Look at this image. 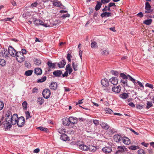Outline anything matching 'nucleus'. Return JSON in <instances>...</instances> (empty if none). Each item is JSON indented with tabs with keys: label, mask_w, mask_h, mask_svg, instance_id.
<instances>
[{
	"label": "nucleus",
	"mask_w": 154,
	"mask_h": 154,
	"mask_svg": "<svg viewBox=\"0 0 154 154\" xmlns=\"http://www.w3.org/2000/svg\"><path fill=\"white\" fill-rule=\"evenodd\" d=\"M5 121L2 123V125L5 128V130L7 131L9 130L12 127L11 122L12 119V114L11 112L8 110L7 111L5 115Z\"/></svg>",
	"instance_id": "obj_1"
},
{
	"label": "nucleus",
	"mask_w": 154,
	"mask_h": 154,
	"mask_svg": "<svg viewBox=\"0 0 154 154\" xmlns=\"http://www.w3.org/2000/svg\"><path fill=\"white\" fill-rule=\"evenodd\" d=\"M120 76L122 78L121 80V82L122 85L124 87H130V85L128 83V80L127 79L128 77H129V80L132 82L134 85H136V80L133 79L131 75H126L123 73H120Z\"/></svg>",
	"instance_id": "obj_2"
},
{
	"label": "nucleus",
	"mask_w": 154,
	"mask_h": 154,
	"mask_svg": "<svg viewBox=\"0 0 154 154\" xmlns=\"http://www.w3.org/2000/svg\"><path fill=\"white\" fill-rule=\"evenodd\" d=\"M15 56L18 62L22 63L25 60V57L20 51H17Z\"/></svg>",
	"instance_id": "obj_3"
},
{
	"label": "nucleus",
	"mask_w": 154,
	"mask_h": 154,
	"mask_svg": "<svg viewBox=\"0 0 154 154\" xmlns=\"http://www.w3.org/2000/svg\"><path fill=\"white\" fill-rule=\"evenodd\" d=\"M16 123L18 126L20 127H23L25 124V119L23 116H21L17 119Z\"/></svg>",
	"instance_id": "obj_4"
},
{
	"label": "nucleus",
	"mask_w": 154,
	"mask_h": 154,
	"mask_svg": "<svg viewBox=\"0 0 154 154\" xmlns=\"http://www.w3.org/2000/svg\"><path fill=\"white\" fill-rule=\"evenodd\" d=\"M151 6L149 3L147 2H146L145 3V14H148L150 13L153 10L151 9Z\"/></svg>",
	"instance_id": "obj_5"
},
{
	"label": "nucleus",
	"mask_w": 154,
	"mask_h": 154,
	"mask_svg": "<svg viewBox=\"0 0 154 154\" xmlns=\"http://www.w3.org/2000/svg\"><path fill=\"white\" fill-rule=\"evenodd\" d=\"M70 126L73 128V126L75 124H76L78 122V119L76 117H70L69 118Z\"/></svg>",
	"instance_id": "obj_6"
},
{
	"label": "nucleus",
	"mask_w": 154,
	"mask_h": 154,
	"mask_svg": "<svg viewBox=\"0 0 154 154\" xmlns=\"http://www.w3.org/2000/svg\"><path fill=\"white\" fill-rule=\"evenodd\" d=\"M34 23L35 25L37 26L39 25H42L45 27H49L51 26L49 25L44 23L43 21L40 20H35L34 21Z\"/></svg>",
	"instance_id": "obj_7"
},
{
	"label": "nucleus",
	"mask_w": 154,
	"mask_h": 154,
	"mask_svg": "<svg viewBox=\"0 0 154 154\" xmlns=\"http://www.w3.org/2000/svg\"><path fill=\"white\" fill-rule=\"evenodd\" d=\"M17 52L11 46H9L8 48V52L11 56L12 57L15 56Z\"/></svg>",
	"instance_id": "obj_8"
},
{
	"label": "nucleus",
	"mask_w": 154,
	"mask_h": 154,
	"mask_svg": "<svg viewBox=\"0 0 154 154\" xmlns=\"http://www.w3.org/2000/svg\"><path fill=\"white\" fill-rule=\"evenodd\" d=\"M51 94L50 90L48 89H45L42 92V95L43 97L46 99L49 98Z\"/></svg>",
	"instance_id": "obj_9"
},
{
	"label": "nucleus",
	"mask_w": 154,
	"mask_h": 154,
	"mask_svg": "<svg viewBox=\"0 0 154 154\" xmlns=\"http://www.w3.org/2000/svg\"><path fill=\"white\" fill-rule=\"evenodd\" d=\"M12 119H11V120H12V122H11V125H14L16 124L17 122V119L18 118V115L17 114H14L12 116Z\"/></svg>",
	"instance_id": "obj_10"
},
{
	"label": "nucleus",
	"mask_w": 154,
	"mask_h": 154,
	"mask_svg": "<svg viewBox=\"0 0 154 154\" xmlns=\"http://www.w3.org/2000/svg\"><path fill=\"white\" fill-rule=\"evenodd\" d=\"M122 138L121 135L118 134H115L113 136L114 140L117 143L120 142Z\"/></svg>",
	"instance_id": "obj_11"
},
{
	"label": "nucleus",
	"mask_w": 154,
	"mask_h": 154,
	"mask_svg": "<svg viewBox=\"0 0 154 154\" xmlns=\"http://www.w3.org/2000/svg\"><path fill=\"white\" fill-rule=\"evenodd\" d=\"M62 122L63 125L65 126H70L69 118H65L62 119Z\"/></svg>",
	"instance_id": "obj_12"
},
{
	"label": "nucleus",
	"mask_w": 154,
	"mask_h": 154,
	"mask_svg": "<svg viewBox=\"0 0 154 154\" xmlns=\"http://www.w3.org/2000/svg\"><path fill=\"white\" fill-rule=\"evenodd\" d=\"M122 140L125 144L129 145L131 143L130 140L127 137H122Z\"/></svg>",
	"instance_id": "obj_13"
},
{
	"label": "nucleus",
	"mask_w": 154,
	"mask_h": 154,
	"mask_svg": "<svg viewBox=\"0 0 154 154\" xmlns=\"http://www.w3.org/2000/svg\"><path fill=\"white\" fill-rule=\"evenodd\" d=\"M100 125L102 128L104 130H108L109 128V126L106 123L103 122H100Z\"/></svg>",
	"instance_id": "obj_14"
},
{
	"label": "nucleus",
	"mask_w": 154,
	"mask_h": 154,
	"mask_svg": "<svg viewBox=\"0 0 154 154\" xmlns=\"http://www.w3.org/2000/svg\"><path fill=\"white\" fill-rule=\"evenodd\" d=\"M62 71L60 70H55L53 72V74L56 77H59L62 74Z\"/></svg>",
	"instance_id": "obj_15"
},
{
	"label": "nucleus",
	"mask_w": 154,
	"mask_h": 154,
	"mask_svg": "<svg viewBox=\"0 0 154 154\" xmlns=\"http://www.w3.org/2000/svg\"><path fill=\"white\" fill-rule=\"evenodd\" d=\"M121 90V87L119 85L116 87L112 86V91L116 93H119Z\"/></svg>",
	"instance_id": "obj_16"
},
{
	"label": "nucleus",
	"mask_w": 154,
	"mask_h": 154,
	"mask_svg": "<svg viewBox=\"0 0 154 154\" xmlns=\"http://www.w3.org/2000/svg\"><path fill=\"white\" fill-rule=\"evenodd\" d=\"M103 151L105 153H109L112 151L111 147H105L102 149Z\"/></svg>",
	"instance_id": "obj_17"
},
{
	"label": "nucleus",
	"mask_w": 154,
	"mask_h": 154,
	"mask_svg": "<svg viewBox=\"0 0 154 154\" xmlns=\"http://www.w3.org/2000/svg\"><path fill=\"white\" fill-rule=\"evenodd\" d=\"M109 81L113 85H116L118 83V80L116 77H112L109 79Z\"/></svg>",
	"instance_id": "obj_18"
},
{
	"label": "nucleus",
	"mask_w": 154,
	"mask_h": 154,
	"mask_svg": "<svg viewBox=\"0 0 154 154\" xmlns=\"http://www.w3.org/2000/svg\"><path fill=\"white\" fill-rule=\"evenodd\" d=\"M47 65L50 68H54L56 65V63H52L51 61H49L47 62Z\"/></svg>",
	"instance_id": "obj_19"
},
{
	"label": "nucleus",
	"mask_w": 154,
	"mask_h": 154,
	"mask_svg": "<svg viewBox=\"0 0 154 154\" xmlns=\"http://www.w3.org/2000/svg\"><path fill=\"white\" fill-rule=\"evenodd\" d=\"M0 56L5 57H7L8 56V51L6 49H4L0 52Z\"/></svg>",
	"instance_id": "obj_20"
},
{
	"label": "nucleus",
	"mask_w": 154,
	"mask_h": 154,
	"mask_svg": "<svg viewBox=\"0 0 154 154\" xmlns=\"http://www.w3.org/2000/svg\"><path fill=\"white\" fill-rule=\"evenodd\" d=\"M66 63V60H63L61 62L57 64L58 67L60 68H62L64 67Z\"/></svg>",
	"instance_id": "obj_21"
},
{
	"label": "nucleus",
	"mask_w": 154,
	"mask_h": 154,
	"mask_svg": "<svg viewBox=\"0 0 154 154\" xmlns=\"http://www.w3.org/2000/svg\"><path fill=\"white\" fill-rule=\"evenodd\" d=\"M60 139L64 141H66L69 140V137L65 134L61 135L60 137Z\"/></svg>",
	"instance_id": "obj_22"
},
{
	"label": "nucleus",
	"mask_w": 154,
	"mask_h": 154,
	"mask_svg": "<svg viewBox=\"0 0 154 154\" xmlns=\"http://www.w3.org/2000/svg\"><path fill=\"white\" fill-rule=\"evenodd\" d=\"M101 83V84L104 87L107 86L109 85L108 80L106 79H102Z\"/></svg>",
	"instance_id": "obj_23"
},
{
	"label": "nucleus",
	"mask_w": 154,
	"mask_h": 154,
	"mask_svg": "<svg viewBox=\"0 0 154 154\" xmlns=\"http://www.w3.org/2000/svg\"><path fill=\"white\" fill-rule=\"evenodd\" d=\"M57 84L56 82H53L51 83L50 87L51 89L52 90H56L57 88Z\"/></svg>",
	"instance_id": "obj_24"
},
{
	"label": "nucleus",
	"mask_w": 154,
	"mask_h": 154,
	"mask_svg": "<svg viewBox=\"0 0 154 154\" xmlns=\"http://www.w3.org/2000/svg\"><path fill=\"white\" fill-rule=\"evenodd\" d=\"M97 4L95 8V9L96 11H98L100 9L102 5V3H101L100 1H97Z\"/></svg>",
	"instance_id": "obj_25"
},
{
	"label": "nucleus",
	"mask_w": 154,
	"mask_h": 154,
	"mask_svg": "<svg viewBox=\"0 0 154 154\" xmlns=\"http://www.w3.org/2000/svg\"><path fill=\"white\" fill-rule=\"evenodd\" d=\"M65 70L69 74L71 73L72 71V69L70 64H68L66 65Z\"/></svg>",
	"instance_id": "obj_26"
},
{
	"label": "nucleus",
	"mask_w": 154,
	"mask_h": 154,
	"mask_svg": "<svg viewBox=\"0 0 154 154\" xmlns=\"http://www.w3.org/2000/svg\"><path fill=\"white\" fill-rule=\"evenodd\" d=\"M79 147L80 149L84 151H87L89 149L88 146L84 144L80 145Z\"/></svg>",
	"instance_id": "obj_27"
},
{
	"label": "nucleus",
	"mask_w": 154,
	"mask_h": 154,
	"mask_svg": "<svg viewBox=\"0 0 154 154\" xmlns=\"http://www.w3.org/2000/svg\"><path fill=\"white\" fill-rule=\"evenodd\" d=\"M112 86L111 85H109L105 87L104 90L106 92L109 93L110 92L111 89H112Z\"/></svg>",
	"instance_id": "obj_28"
},
{
	"label": "nucleus",
	"mask_w": 154,
	"mask_h": 154,
	"mask_svg": "<svg viewBox=\"0 0 154 154\" xmlns=\"http://www.w3.org/2000/svg\"><path fill=\"white\" fill-rule=\"evenodd\" d=\"M124 146H119L118 147V150L116 152L115 154H118L119 152H122L124 151Z\"/></svg>",
	"instance_id": "obj_29"
},
{
	"label": "nucleus",
	"mask_w": 154,
	"mask_h": 154,
	"mask_svg": "<svg viewBox=\"0 0 154 154\" xmlns=\"http://www.w3.org/2000/svg\"><path fill=\"white\" fill-rule=\"evenodd\" d=\"M111 16V14L110 12H103L101 14V16L102 17H108L109 16Z\"/></svg>",
	"instance_id": "obj_30"
},
{
	"label": "nucleus",
	"mask_w": 154,
	"mask_h": 154,
	"mask_svg": "<svg viewBox=\"0 0 154 154\" xmlns=\"http://www.w3.org/2000/svg\"><path fill=\"white\" fill-rule=\"evenodd\" d=\"M42 70L40 68H36L35 70V73L37 75H40L42 74Z\"/></svg>",
	"instance_id": "obj_31"
},
{
	"label": "nucleus",
	"mask_w": 154,
	"mask_h": 154,
	"mask_svg": "<svg viewBox=\"0 0 154 154\" xmlns=\"http://www.w3.org/2000/svg\"><path fill=\"white\" fill-rule=\"evenodd\" d=\"M128 93H123L120 94L119 97L123 99H125L129 97Z\"/></svg>",
	"instance_id": "obj_32"
},
{
	"label": "nucleus",
	"mask_w": 154,
	"mask_h": 154,
	"mask_svg": "<svg viewBox=\"0 0 154 154\" xmlns=\"http://www.w3.org/2000/svg\"><path fill=\"white\" fill-rule=\"evenodd\" d=\"M57 131L60 134L62 135L65 133L66 131L65 129L61 128H60L57 130Z\"/></svg>",
	"instance_id": "obj_33"
},
{
	"label": "nucleus",
	"mask_w": 154,
	"mask_h": 154,
	"mask_svg": "<svg viewBox=\"0 0 154 154\" xmlns=\"http://www.w3.org/2000/svg\"><path fill=\"white\" fill-rule=\"evenodd\" d=\"M152 22V19H147L143 21V23L146 25H149L151 24Z\"/></svg>",
	"instance_id": "obj_34"
},
{
	"label": "nucleus",
	"mask_w": 154,
	"mask_h": 154,
	"mask_svg": "<svg viewBox=\"0 0 154 154\" xmlns=\"http://www.w3.org/2000/svg\"><path fill=\"white\" fill-rule=\"evenodd\" d=\"M30 15V13L29 12L27 11L23 13L22 15V17L23 18L27 19L28 16Z\"/></svg>",
	"instance_id": "obj_35"
},
{
	"label": "nucleus",
	"mask_w": 154,
	"mask_h": 154,
	"mask_svg": "<svg viewBox=\"0 0 154 154\" xmlns=\"http://www.w3.org/2000/svg\"><path fill=\"white\" fill-rule=\"evenodd\" d=\"M88 149L91 152H94L96 151V148L95 146L91 145L89 146Z\"/></svg>",
	"instance_id": "obj_36"
},
{
	"label": "nucleus",
	"mask_w": 154,
	"mask_h": 154,
	"mask_svg": "<svg viewBox=\"0 0 154 154\" xmlns=\"http://www.w3.org/2000/svg\"><path fill=\"white\" fill-rule=\"evenodd\" d=\"M53 5L55 6L60 7L62 4L60 2L56 1L53 3Z\"/></svg>",
	"instance_id": "obj_37"
},
{
	"label": "nucleus",
	"mask_w": 154,
	"mask_h": 154,
	"mask_svg": "<svg viewBox=\"0 0 154 154\" xmlns=\"http://www.w3.org/2000/svg\"><path fill=\"white\" fill-rule=\"evenodd\" d=\"M72 66L74 71H76L77 70V67L78 66V64L76 62H72Z\"/></svg>",
	"instance_id": "obj_38"
},
{
	"label": "nucleus",
	"mask_w": 154,
	"mask_h": 154,
	"mask_svg": "<svg viewBox=\"0 0 154 154\" xmlns=\"http://www.w3.org/2000/svg\"><path fill=\"white\" fill-rule=\"evenodd\" d=\"M34 63L36 65L39 66L41 65V62L39 59H35L34 61Z\"/></svg>",
	"instance_id": "obj_39"
},
{
	"label": "nucleus",
	"mask_w": 154,
	"mask_h": 154,
	"mask_svg": "<svg viewBox=\"0 0 154 154\" xmlns=\"http://www.w3.org/2000/svg\"><path fill=\"white\" fill-rule=\"evenodd\" d=\"M37 100L40 105H42L44 101V100L42 97H39L38 98Z\"/></svg>",
	"instance_id": "obj_40"
},
{
	"label": "nucleus",
	"mask_w": 154,
	"mask_h": 154,
	"mask_svg": "<svg viewBox=\"0 0 154 154\" xmlns=\"http://www.w3.org/2000/svg\"><path fill=\"white\" fill-rule=\"evenodd\" d=\"M33 72V71L32 70H29L26 71L25 73V75L26 76H29L31 75Z\"/></svg>",
	"instance_id": "obj_41"
},
{
	"label": "nucleus",
	"mask_w": 154,
	"mask_h": 154,
	"mask_svg": "<svg viewBox=\"0 0 154 154\" xmlns=\"http://www.w3.org/2000/svg\"><path fill=\"white\" fill-rule=\"evenodd\" d=\"M22 106L23 107L24 110H27V103L26 102V101H24L22 104Z\"/></svg>",
	"instance_id": "obj_42"
},
{
	"label": "nucleus",
	"mask_w": 154,
	"mask_h": 154,
	"mask_svg": "<svg viewBox=\"0 0 154 154\" xmlns=\"http://www.w3.org/2000/svg\"><path fill=\"white\" fill-rule=\"evenodd\" d=\"M128 148L132 150H135L139 149V148L138 146H129Z\"/></svg>",
	"instance_id": "obj_43"
},
{
	"label": "nucleus",
	"mask_w": 154,
	"mask_h": 154,
	"mask_svg": "<svg viewBox=\"0 0 154 154\" xmlns=\"http://www.w3.org/2000/svg\"><path fill=\"white\" fill-rule=\"evenodd\" d=\"M115 6V7L116 6V5H115V3H112V2L110 3L109 4V5H108V8L107 9L108 11H110V7H111L112 6Z\"/></svg>",
	"instance_id": "obj_44"
},
{
	"label": "nucleus",
	"mask_w": 154,
	"mask_h": 154,
	"mask_svg": "<svg viewBox=\"0 0 154 154\" xmlns=\"http://www.w3.org/2000/svg\"><path fill=\"white\" fill-rule=\"evenodd\" d=\"M91 47L92 48H97V43L95 42H92L91 44Z\"/></svg>",
	"instance_id": "obj_45"
},
{
	"label": "nucleus",
	"mask_w": 154,
	"mask_h": 154,
	"mask_svg": "<svg viewBox=\"0 0 154 154\" xmlns=\"http://www.w3.org/2000/svg\"><path fill=\"white\" fill-rule=\"evenodd\" d=\"M6 62L5 60L3 59H0V65L2 66H4L5 65Z\"/></svg>",
	"instance_id": "obj_46"
},
{
	"label": "nucleus",
	"mask_w": 154,
	"mask_h": 154,
	"mask_svg": "<svg viewBox=\"0 0 154 154\" xmlns=\"http://www.w3.org/2000/svg\"><path fill=\"white\" fill-rule=\"evenodd\" d=\"M25 113L26 116V119L27 120L31 118V116H30V113L28 111L25 112Z\"/></svg>",
	"instance_id": "obj_47"
},
{
	"label": "nucleus",
	"mask_w": 154,
	"mask_h": 154,
	"mask_svg": "<svg viewBox=\"0 0 154 154\" xmlns=\"http://www.w3.org/2000/svg\"><path fill=\"white\" fill-rule=\"evenodd\" d=\"M46 79V77L45 76L43 77L41 79L38 80L37 82L38 83L42 82H44Z\"/></svg>",
	"instance_id": "obj_48"
},
{
	"label": "nucleus",
	"mask_w": 154,
	"mask_h": 154,
	"mask_svg": "<svg viewBox=\"0 0 154 154\" xmlns=\"http://www.w3.org/2000/svg\"><path fill=\"white\" fill-rule=\"evenodd\" d=\"M105 112L107 113L111 114L113 112L112 110L109 108H106L105 109Z\"/></svg>",
	"instance_id": "obj_49"
},
{
	"label": "nucleus",
	"mask_w": 154,
	"mask_h": 154,
	"mask_svg": "<svg viewBox=\"0 0 154 154\" xmlns=\"http://www.w3.org/2000/svg\"><path fill=\"white\" fill-rule=\"evenodd\" d=\"M146 108L148 109L152 106V104L150 102L147 101V103Z\"/></svg>",
	"instance_id": "obj_50"
},
{
	"label": "nucleus",
	"mask_w": 154,
	"mask_h": 154,
	"mask_svg": "<svg viewBox=\"0 0 154 154\" xmlns=\"http://www.w3.org/2000/svg\"><path fill=\"white\" fill-rule=\"evenodd\" d=\"M102 55L107 56L109 54V52L107 50H103L101 53Z\"/></svg>",
	"instance_id": "obj_51"
},
{
	"label": "nucleus",
	"mask_w": 154,
	"mask_h": 154,
	"mask_svg": "<svg viewBox=\"0 0 154 154\" xmlns=\"http://www.w3.org/2000/svg\"><path fill=\"white\" fill-rule=\"evenodd\" d=\"M110 72L112 74L115 75H118L119 74V73L118 72L113 70L111 71Z\"/></svg>",
	"instance_id": "obj_52"
},
{
	"label": "nucleus",
	"mask_w": 154,
	"mask_h": 154,
	"mask_svg": "<svg viewBox=\"0 0 154 154\" xmlns=\"http://www.w3.org/2000/svg\"><path fill=\"white\" fill-rule=\"evenodd\" d=\"M72 57V55L69 53H68L66 57L67 60L69 62H71V58Z\"/></svg>",
	"instance_id": "obj_53"
},
{
	"label": "nucleus",
	"mask_w": 154,
	"mask_h": 154,
	"mask_svg": "<svg viewBox=\"0 0 154 154\" xmlns=\"http://www.w3.org/2000/svg\"><path fill=\"white\" fill-rule=\"evenodd\" d=\"M145 86L146 87H148L152 89H153L154 88L152 85L148 83L146 84L145 85Z\"/></svg>",
	"instance_id": "obj_54"
},
{
	"label": "nucleus",
	"mask_w": 154,
	"mask_h": 154,
	"mask_svg": "<svg viewBox=\"0 0 154 154\" xmlns=\"http://www.w3.org/2000/svg\"><path fill=\"white\" fill-rule=\"evenodd\" d=\"M138 154H145L146 153L143 149H140L138 150Z\"/></svg>",
	"instance_id": "obj_55"
},
{
	"label": "nucleus",
	"mask_w": 154,
	"mask_h": 154,
	"mask_svg": "<svg viewBox=\"0 0 154 154\" xmlns=\"http://www.w3.org/2000/svg\"><path fill=\"white\" fill-rule=\"evenodd\" d=\"M37 5V2H35L34 3H32L30 5V7L32 8H33L34 7H36Z\"/></svg>",
	"instance_id": "obj_56"
},
{
	"label": "nucleus",
	"mask_w": 154,
	"mask_h": 154,
	"mask_svg": "<svg viewBox=\"0 0 154 154\" xmlns=\"http://www.w3.org/2000/svg\"><path fill=\"white\" fill-rule=\"evenodd\" d=\"M137 16L140 18H142L143 16V14L142 12H140L137 14Z\"/></svg>",
	"instance_id": "obj_57"
},
{
	"label": "nucleus",
	"mask_w": 154,
	"mask_h": 154,
	"mask_svg": "<svg viewBox=\"0 0 154 154\" xmlns=\"http://www.w3.org/2000/svg\"><path fill=\"white\" fill-rule=\"evenodd\" d=\"M4 104L3 102L0 101V110H2L4 107Z\"/></svg>",
	"instance_id": "obj_58"
},
{
	"label": "nucleus",
	"mask_w": 154,
	"mask_h": 154,
	"mask_svg": "<svg viewBox=\"0 0 154 154\" xmlns=\"http://www.w3.org/2000/svg\"><path fill=\"white\" fill-rule=\"evenodd\" d=\"M110 2L109 0H101V3H102V4H105L106 3H108Z\"/></svg>",
	"instance_id": "obj_59"
},
{
	"label": "nucleus",
	"mask_w": 154,
	"mask_h": 154,
	"mask_svg": "<svg viewBox=\"0 0 154 154\" xmlns=\"http://www.w3.org/2000/svg\"><path fill=\"white\" fill-rule=\"evenodd\" d=\"M93 121L95 125L97 126L99 124L98 121L96 120H93Z\"/></svg>",
	"instance_id": "obj_60"
},
{
	"label": "nucleus",
	"mask_w": 154,
	"mask_h": 154,
	"mask_svg": "<svg viewBox=\"0 0 154 154\" xmlns=\"http://www.w3.org/2000/svg\"><path fill=\"white\" fill-rule=\"evenodd\" d=\"M70 16V15L69 14H67L63 15L62 16V17H63V18H65L66 17H69Z\"/></svg>",
	"instance_id": "obj_61"
},
{
	"label": "nucleus",
	"mask_w": 154,
	"mask_h": 154,
	"mask_svg": "<svg viewBox=\"0 0 154 154\" xmlns=\"http://www.w3.org/2000/svg\"><path fill=\"white\" fill-rule=\"evenodd\" d=\"M136 107L138 109H141L143 108V105L140 104H138L137 105Z\"/></svg>",
	"instance_id": "obj_62"
},
{
	"label": "nucleus",
	"mask_w": 154,
	"mask_h": 154,
	"mask_svg": "<svg viewBox=\"0 0 154 154\" xmlns=\"http://www.w3.org/2000/svg\"><path fill=\"white\" fill-rule=\"evenodd\" d=\"M38 88L36 87H35L33 89L32 91L33 93H35L37 92L38 91Z\"/></svg>",
	"instance_id": "obj_63"
},
{
	"label": "nucleus",
	"mask_w": 154,
	"mask_h": 154,
	"mask_svg": "<svg viewBox=\"0 0 154 154\" xmlns=\"http://www.w3.org/2000/svg\"><path fill=\"white\" fill-rule=\"evenodd\" d=\"M68 73L66 71L63 74L62 76L63 77H67L68 75Z\"/></svg>",
	"instance_id": "obj_64"
}]
</instances>
